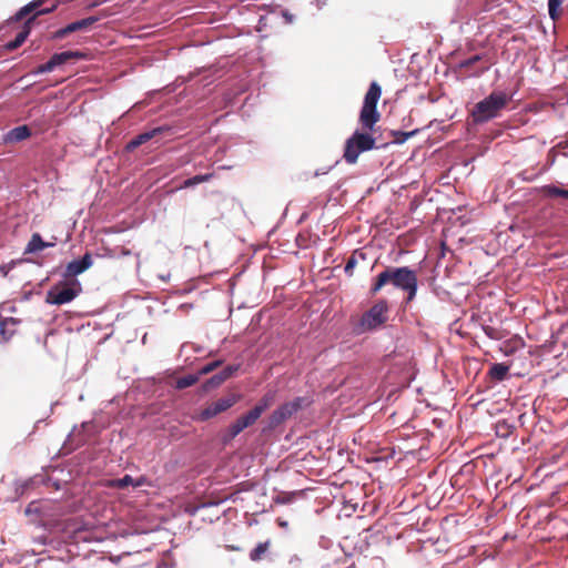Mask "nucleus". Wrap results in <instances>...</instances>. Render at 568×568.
Returning a JSON list of instances; mask_svg holds the SVG:
<instances>
[{"mask_svg":"<svg viewBox=\"0 0 568 568\" xmlns=\"http://www.w3.org/2000/svg\"><path fill=\"white\" fill-rule=\"evenodd\" d=\"M386 285H392L394 288L405 292L407 294L406 302L409 303L417 294V273L408 266H387L375 277L371 294L375 295Z\"/></svg>","mask_w":568,"mask_h":568,"instance_id":"nucleus-1","label":"nucleus"},{"mask_svg":"<svg viewBox=\"0 0 568 568\" xmlns=\"http://www.w3.org/2000/svg\"><path fill=\"white\" fill-rule=\"evenodd\" d=\"M511 99L513 94L505 91L495 90L490 92L489 95L477 102L473 108L470 113L473 122L481 124L498 118Z\"/></svg>","mask_w":568,"mask_h":568,"instance_id":"nucleus-2","label":"nucleus"},{"mask_svg":"<svg viewBox=\"0 0 568 568\" xmlns=\"http://www.w3.org/2000/svg\"><path fill=\"white\" fill-rule=\"evenodd\" d=\"M382 89L377 82H372L364 98V103L359 112V123L363 130H372L379 121L381 114L377 111V102L381 98Z\"/></svg>","mask_w":568,"mask_h":568,"instance_id":"nucleus-3","label":"nucleus"},{"mask_svg":"<svg viewBox=\"0 0 568 568\" xmlns=\"http://www.w3.org/2000/svg\"><path fill=\"white\" fill-rule=\"evenodd\" d=\"M376 148L375 138L359 130H356L345 142L344 159L348 164H355L361 153Z\"/></svg>","mask_w":568,"mask_h":568,"instance_id":"nucleus-4","label":"nucleus"},{"mask_svg":"<svg viewBox=\"0 0 568 568\" xmlns=\"http://www.w3.org/2000/svg\"><path fill=\"white\" fill-rule=\"evenodd\" d=\"M388 304L385 300L376 302L368 311H366L354 331L362 334L381 327L388 320Z\"/></svg>","mask_w":568,"mask_h":568,"instance_id":"nucleus-5","label":"nucleus"},{"mask_svg":"<svg viewBox=\"0 0 568 568\" xmlns=\"http://www.w3.org/2000/svg\"><path fill=\"white\" fill-rule=\"evenodd\" d=\"M81 290V284L78 280L59 282L48 291L45 302L53 305L70 303L80 294Z\"/></svg>","mask_w":568,"mask_h":568,"instance_id":"nucleus-6","label":"nucleus"},{"mask_svg":"<svg viewBox=\"0 0 568 568\" xmlns=\"http://www.w3.org/2000/svg\"><path fill=\"white\" fill-rule=\"evenodd\" d=\"M302 407V398L297 397L292 402L285 403L276 408L268 417V428L274 429L283 424L293 414Z\"/></svg>","mask_w":568,"mask_h":568,"instance_id":"nucleus-7","label":"nucleus"},{"mask_svg":"<svg viewBox=\"0 0 568 568\" xmlns=\"http://www.w3.org/2000/svg\"><path fill=\"white\" fill-rule=\"evenodd\" d=\"M85 57L84 53L80 51H63L60 53H54L48 62L40 64L34 71V74H41L51 72L54 68L62 65L71 60H80Z\"/></svg>","mask_w":568,"mask_h":568,"instance_id":"nucleus-8","label":"nucleus"},{"mask_svg":"<svg viewBox=\"0 0 568 568\" xmlns=\"http://www.w3.org/2000/svg\"><path fill=\"white\" fill-rule=\"evenodd\" d=\"M239 399H240V395H236V394H230L225 397L219 398L217 400H215L214 403H212L211 405H209L201 412L200 418L202 420H206L212 417H215L220 413L225 412L229 408H231L233 405H235L239 402Z\"/></svg>","mask_w":568,"mask_h":568,"instance_id":"nucleus-9","label":"nucleus"},{"mask_svg":"<svg viewBox=\"0 0 568 568\" xmlns=\"http://www.w3.org/2000/svg\"><path fill=\"white\" fill-rule=\"evenodd\" d=\"M98 21V18L95 17H88L79 21H74L69 23L62 29H59L54 32L53 38L54 39H63L70 33L82 31L89 29L91 26H93Z\"/></svg>","mask_w":568,"mask_h":568,"instance_id":"nucleus-10","label":"nucleus"},{"mask_svg":"<svg viewBox=\"0 0 568 568\" xmlns=\"http://www.w3.org/2000/svg\"><path fill=\"white\" fill-rule=\"evenodd\" d=\"M92 265V256L90 253H85L82 258L74 260L70 263H68L65 271L63 273V277H74L79 274H82L88 268H90Z\"/></svg>","mask_w":568,"mask_h":568,"instance_id":"nucleus-11","label":"nucleus"},{"mask_svg":"<svg viewBox=\"0 0 568 568\" xmlns=\"http://www.w3.org/2000/svg\"><path fill=\"white\" fill-rule=\"evenodd\" d=\"M18 321L13 317L0 318V336L3 341H9L16 332Z\"/></svg>","mask_w":568,"mask_h":568,"instance_id":"nucleus-12","label":"nucleus"},{"mask_svg":"<svg viewBox=\"0 0 568 568\" xmlns=\"http://www.w3.org/2000/svg\"><path fill=\"white\" fill-rule=\"evenodd\" d=\"M31 135V131L28 125H20L7 133V142H20L28 139Z\"/></svg>","mask_w":568,"mask_h":568,"instance_id":"nucleus-13","label":"nucleus"},{"mask_svg":"<svg viewBox=\"0 0 568 568\" xmlns=\"http://www.w3.org/2000/svg\"><path fill=\"white\" fill-rule=\"evenodd\" d=\"M49 246H53V244L44 242L39 233H33L26 247V253H36Z\"/></svg>","mask_w":568,"mask_h":568,"instance_id":"nucleus-14","label":"nucleus"},{"mask_svg":"<svg viewBox=\"0 0 568 568\" xmlns=\"http://www.w3.org/2000/svg\"><path fill=\"white\" fill-rule=\"evenodd\" d=\"M30 33V29L28 26H26L17 36L16 38L12 40V41H9L8 43L4 44V49L7 51H13L16 49H18L19 47H21L23 44V42L27 40L28 36Z\"/></svg>","mask_w":568,"mask_h":568,"instance_id":"nucleus-15","label":"nucleus"},{"mask_svg":"<svg viewBox=\"0 0 568 568\" xmlns=\"http://www.w3.org/2000/svg\"><path fill=\"white\" fill-rule=\"evenodd\" d=\"M246 427V425L243 424V420L241 417H239L234 423H232L224 435V440L229 442L234 439L241 432H243Z\"/></svg>","mask_w":568,"mask_h":568,"instance_id":"nucleus-16","label":"nucleus"},{"mask_svg":"<svg viewBox=\"0 0 568 568\" xmlns=\"http://www.w3.org/2000/svg\"><path fill=\"white\" fill-rule=\"evenodd\" d=\"M246 427V425L243 424V420L241 417H239L234 423H232L224 435V440L229 442L234 439L241 432H243Z\"/></svg>","mask_w":568,"mask_h":568,"instance_id":"nucleus-17","label":"nucleus"},{"mask_svg":"<svg viewBox=\"0 0 568 568\" xmlns=\"http://www.w3.org/2000/svg\"><path fill=\"white\" fill-rule=\"evenodd\" d=\"M274 402V393H266L258 403L253 407V409L261 416L266 409L271 407Z\"/></svg>","mask_w":568,"mask_h":568,"instance_id":"nucleus-18","label":"nucleus"},{"mask_svg":"<svg viewBox=\"0 0 568 568\" xmlns=\"http://www.w3.org/2000/svg\"><path fill=\"white\" fill-rule=\"evenodd\" d=\"M542 193L548 197H564L568 199V190L558 187L556 185L549 184L542 186Z\"/></svg>","mask_w":568,"mask_h":568,"instance_id":"nucleus-19","label":"nucleus"},{"mask_svg":"<svg viewBox=\"0 0 568 568\" xmlns=\"http://www.w3.org/2000/svg\"><path fill=\"white\" fill-rule=\"evenodd\" d=\"M42 4V0H34L30 2L29 4L22 7L14 16L16 21H20L24 19L29 13L40 8Z\"/></svg>","mask_w":568,"mask_h":568,"instance_id":"nucleus-20","label":"nucleus"},{"mask_svg":"<svg viewBox=\"0 0 568 568\" xmlns=\"http://www.w3.org/2000/svg\"><path fill=\"white\" fill-rule=\"evenodd\" d=\"M270 541L260 542L253 548L250 552V559L252 561H258L262 559L263 555L268 550Z\"/></svg>","mask_w":568,"mask_h":568,"instance_id":"nucleus-21","label":"nucleus"},{"mask_svg":"<svg viewBox=\"0 0 568 568\" xmlns=\"http://www.w3.org/2000/svg\"><path fill=\"white\" fill-rule=\"evenodd\" d=\"M199 381V375L190 374L183 377H180L175 382V387L178 389H184L190 386H193Z\"/></svg>","mask_w":568,"mask_h":568,"instance_id":"nucleus-22","label":"nucleus"},{"mask_svg":"<svg viewBox=\"0 0 568 568\" xmlns=\"http://www.w3.org/2000/svg\"><path fill=\"white\" fill-rule=\"evenodd\" d=\"M508 369H509L508 366H506L505 364H495L490 368V375H491V377H494L498 381H503L506 378V376L508 374Z\"/></svg>","mask_w":568,"mask_h":568,"instance_id":"nucleus-23","label":"nucleus"},{"mask_svg":"<svg viewBox=\"0 0 568 568\" xmlns=\"http://www.w3.org/2000/svg\"><path fill=\"white\" fill-rule=\"evenodd\" d=\"M562 0H548V12L551 20L556 21L559 18L558 9Z\"/></svg>","mask_w":568,"mask_h":568,"instance_id":"nucleus-24","label":"nucleus"},{"mask_svg":"<svg viewBox=\"0 0 568 568\" xmlns=\"http://www.w3.org/2000/svg\"><path fill=\"white\" fill-rule=\"evenodd\" d=\"M239 365H229L219 373L220 381H226L232 377L239 369Z\"/></svg>","mask_w":568,"mask_h":568,"instance_id":"nucleus-25","label":"nucleus"},{"mask_svg":"<svg viewBox=\"0 0 568 568\" xmlns=\"http://www.w3.org/2000/svg\"><path fill=\"white\" fill-rule=\"evenodd\" d=\"M261 416L253 408L251 410H248L245 415L241 416L243 424L246 425V427H250L253 424H255V422Z\"/></svg>","mask_w":568,"mask_h":568,"instance_id":"nucleus-26","label":"nucleus"},{"mask_svg":"<svg viewBox=\"0 0 568 568\" xmlns=\"http://www.w3.org/2000/svg\"><path fill=\"white\" fill-rule=\"evenodd\" d=\"M417 132V130H414V131H410V132H403V131H394L393 132V135H394V141L396 143H404L407 139H409L410 136L415 135Z\"/></svg>","mask_w":568,"mask_h":568,"instance_id":"nucleus-27","label":"nucleus"},{"mask_svg":"<svg viewBox=\"0 0 568 568\" xmlns=\"http://www.w3.org/2000/svg\"><path fill=\"white\" fill-rule=\"evenodd\" d=\"M169 131H170L169 129L163 128V126H158L151 131H144V134H143L144 143L150 141L151 139L155 138L158 134L169 132Z\"/></svg>","mask_w":568,"mask_h":568,"instance_id":"nucleus-28","label":"nucleus"},{"mask_svg":"<svg viewBox=\"0 0 568 568\" xmlns=\"http://www.w3.org/2000/svg\"><path fill=\"white\" fill-rule=\"evenodd\" d=\"M356 253H357V252L353 253V254L348 257V260H347V262H346V265H345L344 271H345L346 275H348V276H352V275H353V271H354V268H355V266H356V264H357Z\"/></svg>","mask_w":568,"mask_h":568,"instance_id":"nucleus-29","label":"nucleus"},{"mask_svg":"<svg viewBox=\"0 0 568 568\" xmlns=\"http://www.w3.org/2000/svg\"><path fill=\"white\" fill-rule=\"evenodd\" d=\"M221 363H222L221 361H214V362H211V363L204 365L200 369V375H205V374L213 372L215 368H217L221 365Z\"/></svg>","mask_w":568,"mask_h":568,"instance_id":"nucleus-30","label":"nucleus"},{"mask_svg":"<svg viewBox=\"0 0 568 568\" xmlns=\"http://www.w3.org/2000/svg\"><path fill=\"white\" fill-rule=\"evenodd\" d=\"M480 59H481L480 55H473V57L462 61L459 67L464 68V69L470 68L473 64L478 62Z\"/></svg>","mask_w":568,"mask_h":568,"instance_id":"nucleus-31","label":"nucleus"},{"mask_svg":"<svg viewBox=\"0 0 568 568\" xmlns=\"http://www.w3.org/2000/svg\"><path fill=\"white\" fill-rule=\"evenodd\" d=\"M156 568H174V561L168 557L156 562Z\"/></svg>","mask_w":568,"mask_h":568,"instance_id":"nucleus-32","label":"nucleus"},{"mask_svg":"<svg viewBox=\"0 0 568 568\" xmlns=\"http://www.w3.org/2000/svg\"><path fill=\"white\" fill-rule=\"evenodd\" d=\"M133 483V479L131 476L129 475H125L123 478L121 479H118L115 481V485L119 487V488H123V487H126L128 485L132 484Z\"/></svg>","mask_w":568,"mask_h":568,"instance_id":"nucleus-33","label":"nucleus"},{"mask_svg":"<svg viewBox=\"0 0 568 568\" xmlns=\"http://www.w3.org/2000/svg\"><path fill=\"white\" fill-rule=\"evenodd\" d=\"M483 331L486 334V336H488L489 338H491V339L498 338L497 331L494 327L483 326Z\"/></svg>","mask_w":568,"mask_h":568,"instance_id":"nucleus-34","label":"nucleus"},{"mask_svg":"<svg viewBox=\"0 0 568 568\" xmlns=\"http://www.w3.org/2000/svg\"><path fill=\"white\" fill-rule=\"evenodd\" d=\"M142 144V133L138 134L129 144L128 149L132 150Z\"/></svg>","mask_w":568,"mask_h":568,"instance_id":"nucleus-35","label":"nucleus"},{"mask_svg":"<svg viewBox=\"0 0 568 568\" xmlns=\"http://www.w3.org/2000/svg\"><path fill=\"white\" fill-rule=\"evenodd\" d=\"M54 9H55V7L53 6L52 8H49V9H42V10H39V11H38V12H37V13H36V14H34V16H33L29 21H28V23H29V22H31V21H32L37 16H39V14H45V13H50V12H52Z\"/></svg>","mask_w":568,"mask_h":568,"instance_id":"nucleus-36","label":"nucleus"},{"mask_svg":"<svg viewBox=\"0 0 568 568\" xmlns=\"http://www.w3.org/2000/svg\"><path fill=\"white\" fill-rule=\"evenodd\" d=\"M224 381H220L219 378V374L214 375L211 379H210V383L213 384V385H220L222 384Z\"/></svg>","mask_w":568,"mask_h":568,"instance_id":"nucleus-37","label":"nucleus"},{"mask_svg":"<svg viewBox=\"0 0 568 568\" xmlns=\"http://www.w3.org/2000/svg\"><path fill=\"white\" fill-rule=\"evenodd\" d=\"M283 17L286 19L287 22H292L293 21V16L288 12H283Z\"/></svg>","mask_w":568,"mask_h":568,"instance_id":"nucleus-38","label":"nucleus"},{"mask_svg":"<svg viewBox=\"0 0 568 568\" xmlns=\"http://www.w3.org/2000/svg\"><path fill=\"white\" fill-rule=\"evenodd\" d=\"M169 277H170V273H168V274H165V275H164V274H160V275H159V278H160L161 281H163V282H166V281L169 280Z\"/></svg>","mask_w":568,"mask_h":568,"instance_id":"nucleus-39","label":"nucleus"},{"mask_svg":"<svg viewBox=\"0 0 568 568\" xmlns=\"http://www.w3.org/2000/svg\"><path fill=\"white\" fill-rule=\"evenodd\" d=\"M141 480H142V479H141V478H139V479L135 481V484H134V485H135V486L141 485Z\"/></svg>","mask_w":568,"mask_h":568,"instance_id":"nucleus-40","label":"nucleus"}]
</instances>
